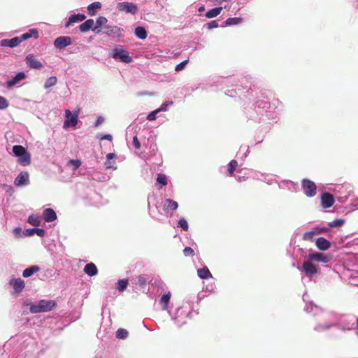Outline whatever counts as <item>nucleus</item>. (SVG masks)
<instances>
[{"instance_id": "f704fd0d", "label": "nucleus", "mask_w": 358, "mask_h": 358, "mask_svg": "<svg viewBox=\"0 0 358 358\" xmlns=\"http://www.w3.org/2000/svg\"><path fill=\"white\" fill-rule=\"evenodd\" d=\"M128 336V331L125 329H118L116 331V337L120 339H125Z\"/></svg>"}, {"instance_id": "bf43d9fd", "label": "nucleus", "mask_w": 358, "mask_h": 358, "mask_svg": "<svg viewBox=\"0 0 358 358\" xmlns=\"http://www.w3.org/2000/svg\"><path fill=\"white\" fill-rule=\"evenodd\" d=\"M216 2L222 3V1H227V0H214Z\"/></svg>"}, {"instance_id": "1a4fd4ad", "label": "nucleus", "mask_w": 358, "mask_h": 358, "mask_svg": "<svg viewBox=\"0 0 358 358\" xmlns=\"http://www.w3.org/2000/svg\"><path fill=\"white\" fill-rule=\"evenodd\" d=\"M26 64L32 69H40L43 67L42 63L38 61L33 54H29L25 59Z\"/></svg>"}, {"instance_id": "39448f33", "label": "nucleus", "mask_w": 358, "mask_h": 358, "mask_svg": "<svg viewBox=\"0 0 358 358\" xmlns=\"http://www.w3.org/2000/svg\"><path fill=\"white\" fill-rule=\"evenodd\" d=\"M78 112L74 113L73 115L71 112L66 109L65 110L66 120L64 122V128L69 127H75L78 124Z\"/></svg>"}, {"instance_id": "423d86ee", "label": "nucleus", "mask_w": 358, "mask_h": 358, "mask_svg": "<svg viewBox=\"0 0 358 358\" xmlns=\"http://www.w3.org/2000/svg\"><path fill=\"white\" fill-rule=\"evenodd\" d=\"M117 8L120 11L135 15L138 11L137 6L132 2H120L117 3Z\"/></svg>"}, {"instance_id": "3c124183", "label": "nucleus", "mask_w": 358, "mask_h": 358, "mask_svg": "<svg viewBox=\"0 0 358 358\" xmlns=\"http://www.w3.org/2000/svg\"><path fill=\"white\" fill-rule=\"evenodd\" d=\"M207 26H208V29H211L213 28L218 27V23L216 20H213V21L210 22L209 23H208Z\"/></svg>"}, {"instance_id": "a878e982", "label": "nucleus", "mask_w": 358, "mask_h": 358, "mask_svg": "<svg viewBox=\"0 0 358 358\" xmlns=\"http://www.w3.org/2000/svg\"><path fill=\"white\" fill-rule=\"evenodd\" d=\"M107 19L105 17L100 16L96 19V26L93 28V31L99 33L101 31L100 27L107 22Z\"/></svg>"}, {"instance_id": "dca6fc26", "label": "nucleus", "mask_w": 358, "mask_h": 358, "mask_svg": "<svg viewBox=\"0 0 358 358\" xmlns=\"http://www.w3.org/2000/svg\"><path fill=\"white\" fill-rule=\"evenodd\" d=\"M43 217L45 222H50L57 219V215L53 209L46 208L43 211Z\"/></svg>"}, {"instance_id": "e433bc0d", "label": "nucleus", "mask_w": 358, "mask_h": 358, "mask_svg": "<svg viewBox=\"0 0 358 358\" xmlns=\"http://www.w3.org/2000/svg\"><path fill=\"white\" fill-rule=\"evenodd\" d=\"M118 287H117V289L120 292H122L124 291L127 285H128V280L127 279H122V280H118Z\"/></svg>"}, {"instance_id": "20e7f679", "label": "nucleus", "mask_w": 358, "mask_h": 358, "mask_svg": "<svg viewBox=\"0 0 358 358\" xmlns=\"http://www.w3.org/2000/svg\"><path fill=\"white\" fill-rule=\"evenodd\" d=\"M302 189L308 197H313L316 194L317 186L314 182L309 179H303L301 182Z\"/></svg>"}, {"instance_id": "680f3d73", "label": "nucleus", "mask_w": 358, "mask_h": 358, "mask_svg": "<svg viewBox=\"0 0 358 358\" xmlns=\"http://www.w3.org/2000/svg\"><path fill=\"white\" fill-rule=\"evenodd\" d=\"M357 336H358V332H357Z\"/></svg>"}, {"instance_id": "ddd939ff", "label": "nucleus", "mask_w": 358, "mask_h": 358, "mask_svg": "<svg viewBox=\"0 0 358 358\" xmlns=\"http://www.w3.org/2000/svg\"><path fill=\"white\" fill-rule=\"evenodd\" d=\"M10 284L13 285L15 292L20 293L24 287V282L21 278H14L10 281Z\"/></svg>"}, {"instance_id": "c9c22d12", "label": "nucleus", "mask_w": 358, "mask_h": 358, "mask_svg": "<svg viewBox=\"0 0 358 358\" xmlns=\"http://www.w3.org/2000/svg\"><path fill=\"white\" fill-rule=\"evenodd\" d=\"M157 181L158 183L162 185L159 189H161L162 186H166L167 185V178L164 174L159 173L157 175Z\"/></svg>"}, {"instance_id": "5fc2aeb1", "label": "nucleus", "mask_w": 358, "mask_h": 358, "mask_svg": "<svg viewBox=\"0 0 358 358\" xmlns=\"http://www.w3.org/2000/svg\"><path fill=\"white\" fill-rule=\"evenodd\" d=\"M103 122V119L101 117H98L95 122V126L98 127L99 124H101Z\"/></svg>"}, {"instance_id": "4c0bfd02", "label": "nucleus", "mask_w": 358, "mask_h": 358, "mask_svg": "<svg viewBox=\"0 0 358 358\" xmlns=\"http://www.w3.org/2000/svg\"><path fill=\"white\" fill-rule=\"evenodd\" d=\"M178 227H181L184 231H187L189 229V225L185 218H180L178 223Z\"/></svg>"}, {"instance_id": "c85d7f7f", "label": "nucleus", "mask_w": 358, "mask_h": 358, "mask_svg": "<svg viewBox=\"0 0 358 358\" xmlns=\"http://www.w3.org/2000/svg\"><path fill=\"white\" fill-rule=\"evenodd\" d=\"M135 34L138 38L141 39H145L147 37L146 30L143 27H136L135 29Z\"/></svg>"}, {"instance_id": "2f4dec72", "label": "nucleus", "mask_w": 358, "mask_h": 358, "mask_svg": "<svg viewBox=\"0 0 358 358\" xmlns=\"http://www.w3.org/2000/svg\"><path fill=\"white\" fill-rule=\"evenodd\" d=\"M28 222L34 227H38L41 224V220L38 216L35 215H31L28 217Z\"/></svg>"}, {"instance_id": "5701e85b", "label": "nucleus", "mask_w": 358, "mask_h": 358, "mask_svg": "<svg viewBox=\"0 0 358 358\" xmlns=\"http://www.w3.org/2000/svg\"><path fill=\"white\" fill-rule=\"evenodd\" d=\"M40 270L39 266L36 265L31 266L23 271L22 275L24 278L31 276L34 273L38 272Z\"/></svg>"}, {"instance_id": "4d7b16f0", "label": "nucleus", "mask_w": 358, "mask_h": 358, "mask_svg": "<svg viewBox=\"0 0 358 358\" xmlns=\"http://www.w3.org/2000/svg\"><path fill=\"white\" fill-rule=\"evenodd\" d=\"M14 232H15L17 235H20V233H21V229H20V227L15 228V229H14Z\"/></svg>"}, {"instance_id": "9b49d317", "label": "nucleus", "mask_w": 358, "mask_h": 358, "mask_svg": "<svg viewBox=\"0 0 358 358\" xmlns=\"http://www.w3.org/2000/svg\"><path fill=\"white\" fill-rule=\"evenodd\" d=\"M178 208V203L176 201L171 199H166L164 200L163 209L166 214H169V212H173V210H176Z\"/></svg>"}, {"instance_id": "aec40b11", "label": "nucleus", "mask_w": 358, "mask_h": 358, "mask_svg": "<svg viewBox=\"0 0 358 358\" xmlns=\"http://www.w3.org/2000/svg\"><path fill=\"white\" fill-rule=\"evenodd\" d=\"M85 19V15L83 14L72 15L69 17V21L66 23L65 27H69L71 24L76 23L78 21H83Z\"/></svg>"}, {"instance_id": "473e14b6", "label": "nucleus", "mask_w": 358, "mask_h": 358, "mask_svg": "<svg viewBox=\"0 0 358 358\" xmlns=\"http://www.w3.org/2000/svg\"><path fill=\"white\" fill-rule=\"evenodd\" d=\"M170 298H171L170 293L166 294H164L162 296L161 301H160V303L162 304V308H163L164 310L167 309L168 304H169V301H170Z\"/></svg>"}, {"instance_id": "9d476101", "label": "nucleus", "mask_w": 358, "mask_h": 358, "mask_svg": "<svg viewBox=\"0 0 358 358\" xmlns=\"http://www.w3.org/2000/svg\"><path fill=\"white\" fill-rule=\"evenodd\" d=\"M29 173L26 171L21 172L15 179L14 183L15 186L20 187L29 184Z\"/></svg>"}, {"instance_id": "7ed1b4c3", "label": "nucleus", "mask_w": 358, "mask_h": 358, "mask_svg": "<svg viewBox=\"0 0 358 358\" xmlns=\"http://www.w3.org/2000/svg\"><path fill=\"white\" fill-rule=\"evenodd\" d=\"M112 57L114 59H119L124 63H130L132 62V57L129 56V52L122 49L121 47H117L113 50Z\"/></svg>"}, {"instance_id": "f257e3e1", "label": "nucleus", "mask_w": 358, "mask_h": 358, "mask_svg": "<svg viewBox=\"0 0 358 358\" xmlns=\"http://www.w3.org/2000/svg\"><path fill=\"white\" fill-rule=\"evenodd\" d=\"M31 37H34L35 38H38V32L36 29H31L28 32L23 34L20 36H16L11 39H2L0 41V45L1 47L15 48L21 42L27 40Z\"/></svg>"}, {"instance_id": "c756f323", "label": "nucleus", "mask_w": 358, "mask_h": 358, "mask_svg": "<svg viewBox=\"0 0 358 358\" xmlns=\"http://www.w3.org/2000/svg\"><path fill=\"white\" fill-rule=\"evenodd\" d=\"M238 166V162L235 159L230 161L228 164V173L229 176H233L236 169Z\"/></svg>"}, {"instance_id": "49530a36", "label": "nucleus", "mask_w": 358, "mask_h": 358, "mask_svg": "<svg viewBox=\"0 0 358 358\" xmlns=\"http://www.w3.org/2000/svg\"><path fill=\"white\" fill-rule=\"evenodd\" d=\"M183 254L185 257H192L194 255V251L192 248L186 247L183 250Z\"/></svg>"}, {"instance_id": "79ce46f5", "label": "nucleus", "mask_w": 358, "mask_h": 358, "mask_svg": "<svg viewBox=\"0 0 358 358\" xmlns=\"http://www.w3.org/2000/svg\"><path fill=\"white\" fill-rule=\"evenodd\" d=\"M68 164L73 166V170L76 171L81 165V161L79 159H71L69 161Z\"/></svg>"}, {"instance_id": "13d9d810", "label": "nucleus", "mask_w": 358, "mask_h": 358, "mask_svg": "<svg viewBox=\"0 0 358 358\" xmlns=\"http://www.w3.org/2000/svg\"><path fill=\"white\" fill-rule=\"evenodd\" d=\"M205 10V8L204 6H201L199 8V11L201 12V11H203Z\"/></svg>"}, {"instance_id": "de8ad7c7", "label": "nucleus", "mask_w": 358, "mask_h": 358, "mask_svg": "<svg viewBox=\"0 0 358 358\" xmlns=\"http://www.w3.org/2000/svg\"><path fill=\"white\" fill-rule=\"evenodd\" d=\"M8 106V102L6 100V99L0 96V110L5 109Z\"/></svg>"}, {"instance_id": "412c9836", "label": "nucleus", "mask_w": 358, "mask_h": 358, "mask_svg": "<svg viewBox=\"0 0 358 358\" xmlns=\"http://www.w3.org/2000/svg\"><path fill=\"white\" fill-rule=\"evenodd\" d=\"M197 274L201 279H208L212 278V274L207 266H203L202 268L198 269Z\"/></svg>"}, {"instance_id": "393cba45", "label": "nucleus", "mask_w": 358, "mask_h": 358, "mask_svg": "<svg viewBox=\"0 0 358 358\" xmlns=\"http://www.w3.org/2000/svg\"><path fill=\"white\" fill-rule=\"evenodd\" d=\"M222 10V7H217L208 10L206 13V17L207 18H213L219 15Z\"/></svg>"}, {"instance_id": "58836bf2", "label": "nucleus", "mask_w": 358, "mask_h": 358, "mask_svg": "<svg viewBox=\"0 0 358 358\" xmlns=\"http://www.w3.org/2000/svg\"><path fill=\"white\" fill-rule=\"evenodd\" d=\"M148 282V278L144 275H141L137 278V285L143 287Z\"/></svg>"}, {"instance_id": "bb28decb", "label": "nucleus", "mask_w": 358, "mask_h": 358, "mask_svg": "<svg viewBox=\"0 0 358 358\" xmlns=\"http://www.w3.org/2000/svg\"><path fill=\"white\" fill-rule=\"evenodd\" d=\"M101 4L100 2H94L90 4L87 7L88 14L91 16H93L96 13V9L101 8Z\"/></svg>"}, {"instance_id": "a18cd8bd", "label": "nucleus", "mask_w": 358, "mask_h": 358, "mask_svg": "<svg viewBox=\"0 0 358 358\" xmlns=\"http://www.w3.org/2000/svg\"><path fill=\"white\" fill-rule=\"evenodd\" d=\"M188 62H189L188 59H186V60L180 62V64H178V65L176 66L175 71H178V72L182 71L185 68V66L188 64Z\"/></svg>"}, {"instance_id": "ea45409f", "label": "nucleus", "mask_w": 358, "mask_h": 358, "mask_svg": "<svg viewBox=\"0 0 358 358\" xmlns=\"http://www.w3.org/2000/svg\"><path fill=\"white\" fill-rule=\"evenodd\" d=\"M315 235L316 234H315V230L313 229V231L304 233L303 235V239L304 241H312Z\"/></svg>"}, {"instance_id": "052dcab7", "label": "nucleus", "mask_w": 358, "mask_h": 358, "mask_svg": "<svg viewBox=\"0 0 358 358\" xmlns=\"http://www.w3.org/2000/svg\"><path fill=\"white\" fill-rule=\"evenodd\" d=\"M357 329H358V317L357 318Z\"/></svg>"}, {"instance_id": "a19ab883", "label": "nucleus", "mask_w": 358, "mask_h": 358, "mask_svg": "<svg viewBox=\"0 0 358 358\" xmlns=\"http://www.w3.org/2000/svg\"><path fill=\"white\" fill-rule=\"evenodd\" d=\"M116 158V155L115 153H108L107 155H106V167L108 169H111L113 168V166L110 165V160L113 159H115Z\"/></svg>"}, {"instance_id": "4468645a", "label": "nucleus", "mask_w": 358, "mask_h": 358, "mask_svg": "<svg viewBox=\"0 0 358 358\" xmlns=\"http://www.w3.org/2000/svg\"><path fill=\"white\" fill-rule=\"evenodd\" d=\"M315 245L320 250H327L331 247V243L323 237L317 238Z\"/></svg>"}, {"instance_id": "09e8293b", "label": "nucleus", "mask_w": 358, "mask_h": 358, "mask_svg": "<svg viewBox=\"0 0 358 358\" xmlns=\"http://www.w3.org/2000/svg\"><path fill=\"white\" fill-rule=\"evenodd\" d=\"M159 112V110H155L152 112H151L150 113L148 114V115L147 116V119L150 121H152V120H155L156 119V115L157 113H158Z\"/></svg>"}, {"instance_id": "7c9ffc66", "label": "nucleus", "mask_w": 358, "mask_h": 358, "mask_svg": "<svg viewBox=\"0 0 358 358\" xmlns=\"http://www.w3.org/2000/svg\"><path fill=\"white\" fill-rule=\"evenodd\" d=\"M243 21L242 18L241 17H229L225 21V25L227 26H231V25H236L241 23Z\"/></svg>"}, {"instance_id": "72a5a7b5", "label": "nucleus", "mask_w": 358, "mask_h": 358, "mask_svg": "<svg viewBox=\"0 0 358 358\" xmlns=\"http://www.w3.org/2000/svg\"><path fill=\"white\" fill-rule=\"evenodd\" d=\"M57 79L55 76H51L45 81L44 87L45 88H49L56 85Z\"/></svg>"}, {"instance_id": "0eeeda50", "label": "nucleus", "mask_w": 358, "mask_h": 358, "mask_svg": "<svg viewBox=\"0 0 358 358\" xmlns=\"http://www.w3.org/2000/svg\"><path fill=\"white\" fill-rule=\"evenodd\" d=\"M72 44V39L69 36H59L54 41V45L56 48L63 49Z\"/></svg>"}, {"instance_id": "37998d69", "label": "nucleus", "mask_w": 358, "mask_h": 358, "mask_svg": "<svg viewBox=\"0 0 358 358\" xmlns=\"http://www.w3.org/2000/svg\"><path fill=\"white\" fill-rule=\"evenodd\" d=\"M106 31H105L108 35H110L111 34H115L119 31V28L116 26L115 27H109V26H105L103 27Z\"/></svg>"}, {"instance_id": "2eb2a0df", "label": "nucleus", "mask_w": 358, "mask_h": 358, "mask_svg": "<svg viewBox=\"0 0 358 358\" xmlns=\"http://www.w3.org/2000/svg\"><path fill=\"white\" fill-rule=\"evenodd\" d=\"M308 258L310 261H317L323 263H327L329 262V258L320 252L311 253L308 255Z\"/></svg>"}, {"instance_id": "603ef678", "label": "nucleus", "mask_w": 358, "mask_h": 358, "mask_svg": "<svg viewBox=\"0 0 358 358\" xmlns=\"http://www.w3.org/2000/svg\"><path fill=\"white\" fill-rule=\"evenodd\" d=\"M315 230V234H316V235H318V234H320L323 232H326L327 231V228H315L314 229Z\"/></svg>"}, {"instance_id": "f8f14e48", "label": "nucleus", "mask_w": 358, "mask_h": 358, "mask_svg": "<svg viewBox=\"0 0 358 358\" xmlns=\"http://www.w3.org/2000/svg\"><path fill=\"white\" fill-rule=\"evenodd\" d=\"M303 269L306 275H313L317 273V267L312 263V261L310 259L308 261H305L303 263Z\"/></svg>"}, {"instance_id": "f03ea898", "label": "nucleus", "mask_w": 358, "mask_h": 358, "mask_svg": "<svg viewBox=\"0 0 358 358\" xmlns=\"http://www.w3.org/2000/svg\"><path fill=\"white\" fill-rule=\"evenodd\" d=\"M55 306L54 300H41L37 303L31 304L29 310L31 313H38L50 311Z\"/></svg>"}, {"instance_id": "864d4df0", "label": "nucleus", "mask_w": 358, "mask_h": 358, "mask_svg": "<svg viewBox=\"0 0 358 358\" xmlns=\"http://www.w3.org/2000/svg\"><path fill=\"white\" fill-rule=\"evenodd\" d=\"M100 139L101 140H108V141H111L113 140V136L110 134H105V135L102 136L100 138Z\"/></svg>"}, {"instance_id": "f3484780", "label": "nucleus", "mask_w": 358, "mask_h": 358, "mask_svg": "<svg viewBox=\"0 0 358 358\" xmlns=\"http://www.w3.org/2000/svg\"><path fill=\"white\" fill-rule=\"evenodd\" d=\"M25 78V74L23 72L17 73L11 80H8L6 83L8 87H11L18 83L20 80Z\"/></svg>"}, {"instance_id": "8fccbe9b", "label": "nucleus", "mask_w": 358, "mask_h": 358, "mask_svg": "<svg viewBox=\"0 0 358 358\" xmlns=\"http://www.w3.org/2000/svg\"><path fill=\"white\" fill-rule=\"evenodd\" d=\"M132 143L136 149L139 150L141 148V143L136 136L133 137Z\"/></svg>"}, {"instance_id": "6e6552de", "label": "nucleus", "mask_w": 358, "mask_h": 358, "mask_svg": "<svg viewBox=\"0 0 358 358\" xmlns=\"http://www.w3.org/2000/svg\"><path fill=\"white\" fill-rule=\"evenodd\" d=\"M334 203V196L329 193L324 192L321 196V205L324 208L331 207Z\"/></svg>"}, {"instance_id": "6ab92c4d", "label": "nucleus", "mask_w": 358, "mask_h": 358, "mask_svg": "<svg viewBox=\"0 0 358 358\" xmlns=\"http://www.w3.org/2000/svg\"><path fill=\"white\" fill-rule=\"evenodd\" d=\"M94 22L92 19H88L79 26L80 31L83 33L87 32L90 29H92L94 27Z\"/></svg>"}, {"instance_id": "4be33fe9", "label": "nucleus", "mask_w": 358, "mask_h": 358, "mask_svg": "<svg viewBox=\"0 0 358 358\" xmlns=\"http://www.w3.org/2000/svg\"><path fill=\"white\" fill-rule=\"evenodd\" d=\"M18 162L22 166H28L31 164V155L27 151L25 154H23V155H21V157H19L18 158Z\"/></svg>"}, {"instance_id": "b1692460", "label": "nucleus", "mask_w": 358, "mask_h": 358, "mask_svg": "<svg viewBox=\"0 0 358 358\" xmlns=\"http://www.w3.org/2000/svg\"><path fill=\"white\" fill-rule=\"evenodd\" d=\"M36 234L38 236L43 237L45 234V231L43 229L34 228L26 230L25 234L27 236H33Z\"/></svg>"}, {"instance_id": "6e6d98bb", "label": "nucleus", "mask_w": 358, "mask_h": 358, "mask_svg": "<svg viewBox=\"0 0 358 358\" xmlns=\"http://www.w3.org/2000/svg\"><path fill=\"white\" fill-rule=\"evenodd\" d=\"M168 103H164L162 105L161 108H158L157 110H159V111H165L166 110Z\"/></svg>"}, {"instance_id": "a211bd4d", "label": "nucleus", "mask_w": 358, "mask_h": 358, "mask_svg": "<svg viewBox=\"0 0 358 358\" xmlns=\"http://www.w3.org/2000/svg\"><path fill=\"white\" fill-rule=\"evenodd\" d=\"M84 272L89 276H94L97 274L98 269L94 263H89L85 266Z\"/></svg>"}, {"instance_id": "c03bdc74", "label": "nucleus", "mask_w": 358, "mask_h": 358, "mask_svg": "<svg viewBox=\"0 0 358 358\" xmlns=\"http://www.w3.org/2000/svg\"><path fill=\"white\" fill-rule=\"evenodd\" d=\"M345 222L344 220L337 219L329 223L331 227H338L342 226Z\"/></svg>"}, {"instance_id": "cd10ccee", "label": "nucleus", "mask_w": 358, "mask_h": 358, "mask_svg": "<svg viewBox=\"0 0 358 358\" xmlns=\"http://www.w3.org/2000/svg\"><path fill=\"white\" fill-rule=\"evenodd\" d=\"M13 152L15 156L19 157L25 154L27 150L22 145H16L13 147Z\"/></svg>"}]
</instances>
